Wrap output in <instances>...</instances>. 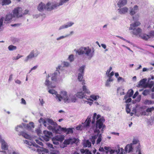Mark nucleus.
Returning a JSON list of instances; mask_svg holds the SVG:
<instances>
[{"mask_svg":"<svg viewBox=\"0 0 154 154\" xmlns=\"http://www.w3.org/2000/svg\"><path fill=\"white\" fill-rule=\"evenodd\" d=\"M74 51L79 55H85L88 57L90 59L93 56L94 52V50L93 48L91 49L89 47H81L78 50L75 49Z\"/></svg>","mask_w":154,"mask_h":154,"instance_id":"f257e3e1","label":"nucleus"},{"mask_svg":"<svg viewBox=\"0 0 154 154\" xmlns=\"http://www.w3.org/2000/svg\"><path fill=\"white\" fill-rule=\"evenodd\" d=\"M57 98H58L59 101L60 102L63 100L64 103H66L75 102L76 100L75 95L70 94L68 95L67 92L65 91H61V95H57Z\"/></svg>","mask_w":154,"mask_h":154,"instance_id":"f03ea898","label":"nucleus"},{"mask_svg":"<svg viewBox=\"0 0 154 154\" xmlns=\"http://www.w3.org/2000/svg\"><path fill=\"white\" fill-rule=\"evenodd\" d=\"M61 67L60 66H59L57 68H56L57 70L54 72L50 75L49 74H48L46 77V80L45 82V85L47 86L48 88H55V85H52V82L50 81L49 78L51 77V80L53 82H55L56 81L57 76L59 75L60 73L58 70V69H60Z\"/></svg>","mask_w":154,"mask_h":154,"instance_id":"7ed1b4c3","label":"nucleus"},{"mask_svg":"<svg viewBox=\"0 0 154 154\" xmlns=\"http://www.w3.org/2000/svg\"><path fill=\"white\" fill-rule=\"evenodd\" d=\"M105 121V120L103 119H101L98 120L96 123L95 128L94 130L95 133H97V135H95L93 136H92L91 138V141L93 144H94L95 143V140L97 138L99 134L100 133V131L99 129L102 128V133H103V129L105 126L103 125V123Z\"/></svg>","mask_w":154,"mask_h":154,"instance_id":"20e7f679","label":"nucleus"},{"mask_svg":"<svg viewBox=\"0 0 154 154\" xmlns=\"http://www.w3.org/2000/svg\"><path fill=\"white\" fill-rule=\"evenodd\" d=\"M140 24V23L139 22H136L130 25L129 29L130 30H133L132 32L134 34L138 35L141 32V29L139 28H136L135 27L139 26Z\"/></svg>","mask_w":154,"mask_h":154,"instance_id":"39448f33","label":"nucleus"},{"mask_svg":"<svg viewBox=\"0 0 154 154\" xmlns=\"http://www.w3.org/2000/svg\"><path fill=\"white\" fill-rule=\"evenodd\" d=\"M22 9L21 7H17L13 11L14 17L19 18L23 17Z\"/></svg>","mask_w":154,"mask_h":154,"instance_id":"423d86ee","label":"nucleus"},{"mask_svg":"<svg viewBox=\"0 0 154 154\" xmlns=\"http://www.w3.org/2000/svg\"><path fill=\"white\" fill-rule=\"evenodd\" d=\"M29 148L31 149L33 151H35L37 150L39 154H46L48 152V151L47 149L43 147H40L38 146V147L37 148L35 146H32L30 147H29Z\"/></svg>","mask_w":154,"mask_h":154,"instance_id":"0eeeda50","label":"nucleus"},{"mask_svg":"<svg viewBox=\"0 0 154 154\" xmlns=\"http://www.w3.org/2000/svg\"><path fill=\"white\" fill-rule=\"evenodd\" d=\"M85 66L83 65L79 68L78 70V79L79 81H82L84 74V69Z\"/></svg>","mask_w":154,"mask_h":154,"instance_id":"6e6552de","label":"nucleus"},{"mask_svg":"<svg viewBox=\"0 0 154 154\" xmlns=\"http://www.w3.org/2000/svg\"><path fill=\"white\" fill-rule=\"evenodd\" d=\"M38 54V51L34 50L32 51L24 60V61L25 62H27L29 60L33 58L36 57Z\"/></svg>","mask_w":154,"mask_h":154,"instance_id":"1a4fd4ad","label":"nucleus"},{"mask_svg":"<svg viewBox=\"0 0 154 154\" xmlns=\"http://www.w3.org/2000/svg\"><path fill=\"white\" fill-rule=\"evenodd\" d=\"M58 4L48 2L46 5V10L50 11L53 9L57 8L58 7Z\"/></svg>","mask_w":154,"mask_h":154,"instance_id":"9d476101","label":"nucleus"},{"mask_svg":"<svg viewBox=\"0 0 154 154\" xmlns=\"http://www.w3.org/2000/svg\"><path fill=\"white\" fill-rule=\"evenodd\" d=\"M78 141L77 139L75 138H70L68 139L65 140L63 143L64 145L72 144L73 143H75Z\"/></svg>","mask_w":154,"mask_h":154,"instance_id":"9b49d317","label":"nucleus"},{"mask_svg":"<svg viewBox=\"0 0 154 154\" xmlns=\"http://www.w3.org/2000/svg\"><path fill=\"white\" fill-rule=\"evenodd\" d=\"M58 127H59V129L60 130V133L62 131L66 133L67 134H72L73 133V128H62L61 126L60 125L58 126Z\"/></svg>","mask_w":154,"mask_h":154,"instance_id":"f8f14e48","label":"nucleus"},{"mask_svg":"<svg viewBox=\"0 0 154 154\" xmlns=\"http://www.w3.org/2000/svg\"><path fill=\"white\" fill-rule=\"evenodd\" d=\"M43 133L44 134V136H43V139L46 141H48L52 136V133L47 131H44Z\"/></svg>","mask_w":154,"mask_h":154,"instance_id":"ddd939ff","label":"nucleus"},{"mask_svg":"<svg viewBox=\"0 0 154 154\" xmlns=\"http://www.w3.org/2000/svg\"><path fill=\"white\" fill-rule=\"evenodd\" d=\"M52 126L50 125H47V128L49 130H52V131L54 133L56 134H60V130L59 129V127H58V128H56V127Z\"/></svg>","mask_w":154,"mask_h":154,"instance_id":"4468645a","label":"nucleus"},{"mask_svg":"<svg viewBox=\"0 0 154 154\" xmlns=\"http://www.w3.org/2000/svg\"><path fill=\"white\" fill-rule=\"evenodd\" d=\"M74 24V23L72 22H68L60 26L58 29V30H60L63 29L67 28L72 26Z\"/></svg>","mask_w":154,"mask_h":154,"instance_id":"2eb2a0df","label":"nucleus"},{"mask_svg":"<svg viewBox=\"0 0 154 154\" xmlns=\"http://www.w3.org/2000/svg\"><path fill=\"white\" fill-rule=\"evenodd\" d=\"M138 10V6L135 5L133 8H130L129 11L130 14L132 16L135 14Z\"/></svg>","mask_w":154,"mask_h":154,"instance_id":"dca6fc26","label":"nucleus"},{"mask_svg":"<svg viewBox=\"0 0 154 154\" xmlns=\"http://www.w3.org/2000/svg\"><path fill=\"white\" fill-rule=\"evenodd\" d=\"M128 11V8L126 7L118 9V14H125L127 13Z\"/></svg>","mask_w":154,"mask_h":154,"instance_id":"f3484780","label":"nucleus"},{"mask_svg":"<svg viewBox=\"0 0 154 154\" xmlns=\"http://www.w3.org/2000/svg\"><path fill=\"white\" fill-rule=\"evenodd\" d=\"M45 123L47 125H51L54 126V127H56L57 126V124L54 122L52 119L48 118L45 119Z\"/></svg>","mask_w":154,"mask_h":154,"instance_id":"a211bd4d","label":"nucleus"},{"mask_svg":"<svg viewBox=\"0 0 154 154\" xmlns=\"http://www.w3.org/2000/svg\"><path fill=\"white\" fill-rule=\"evenodd\" d=\"M91 116H88L85 122L83 124L84 128H86L89 127L90 124L91 122Z\"/></svg>","mask_w":154,"mask_h":154,"instance_id":"6ab92c4d","label":"nucleus"},{"mask_svg":"<svg viewBox=\"0 0 154 154\" xmlns=\"http://www.w3.org/2000/svg\"><path fill=\"white\" fill-rule=\"evenodd\" d=\"M1 143V148L2 149L4 150H7L8 149V146L7 143L5 141L1 139L0 140V143Z\"/></svg>","mask_w":154,"mask_h":154,"instance_id":"aec40b11","label":"nucleus"},{"mask_svg":"<svg viewBox=\"0 0 154 154\" xmlns=\"http://www.w3.org/2000/svg\"><path fill=\"white\" fill-rule=\"evenodd\" d=\"M37 9L39 11L42 12L45 10H46V5L41 2L39 4Z\"/></svg>","mask_w":154,"mask_h":154,"instance_id":"412c9836","label":"nucleus"},{"mask_svg":"<svg viewBox=\"0 0 154 154\" xmlns=\"http://www.w3.org/2000/svg\"><path fill=\"white\" fill-rule=\"evenodd\" d=\"M124 151V149L122 148L120 149V148H118V150L111 149L110 151V152L111 154L115 152H116L117 154H123Z\"/></svg>","mask_w":154,"mask_h":154,"instance_id":"4be33fe9","label":"nucleus"},{"mask_svg":"<svg viewBox=\"0 0 154 154\" xmlns=\"http://www.w3.org/2000/svg\"><path fill=\"white\" fill-rule=\"evenodd\" d=\"M18 134L19 136H22L26 139L31 140L30 136L24 131L20 132Z\"/></svg>","mask_w":154,"mask_h":154,"instance_id":"5701e85b","label":"nucleus"},{"mask_svg":"<svg viewBox=\"0 0 154 154\" xmlns=\"http://www.w3.org/2000/svg\"><path fill=\"white\" fill-rule=\"evenodd\" d=\"M127 2V0H119L117 3L118 6L119 8H121L125 5Z\"/></svg>","mask_w":154,"mask_h":154,"instance_id":"b1692460","label":"nucleus"},{"mask_svg":"<svg viewBox=\"0 0 154 154\" xmlns=\"http://www.w3.org/2000/svg\"><path fill=\"white\" fill-rule=\"evenodd\" d=\"M48 92L50 94H55L56 95L55 98L59 101V99L57 98V95H61V91L60 92V94H57V92L55 91L54 89H49L48 90Z\"/></svg>","mask_w":154,"mask_h":154,"instance_id":"393cba45","label":"nucleus"},{"mask_svg":"<svg viewBox=\"0 0 154 154\" xmlns=\"http://www.w3.org/2000/svg\"><path fill=\"white\" fill-rule=\"evenodd\" d=\"M24 142L26 144L31 146H35L37 148L38 147V146L35 143H32L28 140H24Z\"/></svg>","mask_w":154,"mask_h":154,"instance_id":"a878e982","label":"nucleus"},{"mask_svg":"<svg viewBox=\"0 0 154 154\" xmlns=\"http://www.w3.org/2000/svg\"><path fill=\"white\" fill-rule=\"evenodd\" d=\"M133 148L132 147V144H127L125 148V150L126 152L129 153L132 151Z\"/></svg>","mask_w":154,"mask_h":154,"instance_id":"bb28decb","label":"nucleus"},{"mask_svg":"<svg viewBox=\"0 0 154 154\" xmlns=\"http://www.w3.org/2000/svg\"><path fill=\"white\" fill-rule=\"evenodd\" d=\"M14 17V15H13L11 13H9L7 14L5 16V19L4 18L5 21L6 22H9L12 18Z\"/></svg>","mask_w":154,"mask_h":154,"instance_id":"cd10ccee","label":"nucleus"},{"mask_svg":"<svg viewBox=\"0 0 154 154\" xmlns=\"http://www.w3.org/2000/svg\"><path fill=\"white\" fill-rule=\"evenodd\" d=\"M146 81V79H143L140 80L138 84V85L137 86V87H140V86H142L145 88V86L146 85L145 84Z\"/></svg>","mask_w":154,"mask_h":154,"instance_id":"c85d7f7f","label":"nucleus"},{"mask_svg":"<svg viewBox=\"0 0 154 154\" xmlns=\"http://www.w3.org/2000/svg\"><path fill=\"white\" fill-rule=\"evenodd\" d=\"M75 96L76 97H77L78 98H85L86 99H87L86 97H85V95L84 93H83V91L78 92L76 94Z\"/></svg>","mask_w":154,"mask_h":154,"instance_id":"c756f323","label":"nucleus"},{"mask_svg":"<svg viewBox=\"0 0 154 154\" xmlns=\"http://www.w3.org/2000/svg\"><path fill=\"white\" fill-rule=\"evenodd\" d=\"M11 3V0H0V4L2 6L8 5Z\"/></svg>","mask_w":154,"mask_h":154,"instance_id":"7c9ffc66","label":"nucleus"},{"mask_svg":"<svg viewBox=\"0 0 154 154\" xmlns=\"http://www.w3.org/2000/svg\"><path fill=\"white\" fill-rule=\"evenodd\" d=\"M153 88L151 89V91L152 92L154 91V83L153 81H151L149 83H147L145 86V88L148 87L150 88H151L152 87Z\"/></svg>","mask_w":154,"mask_h":154,"instance_id":"2f4dec72","label":"nucleus"},{"mask_svg":"<svg viewBox=\"0 0 154 154\" xmlns=\"http://www.w3.org/2000/svg\"><path fill=\"white\" fill-rule=\"evenodd\" d=\"M140 36L142 39L145 40H147L150 38V36L149 35H148L145 34H141L140 35Z\"/></svg>","mask_w":154,"mask_h":154,"instance_id":"473e14b6","label":"nucleus"},{"mask_svg":"<svg viewBox=\"0 0 154 154\" xmlns=\"http://www.w3.org/2000/svg\"><path fill=\"white\" fill-rule=\"evenodd\" d=\"M63 140V139L62 138L58 137L57 139H53L52 141L54 144L57 145L59 144L58 141H62Z\"/></svg>","mask_w":154,"mask_h":154,"instance_id":"72a5a7b5","label":"nucleus"},{"mask_svg":"<svg viewBox=\"0 0 154 154\" xmlns=\"http://www.w3.org/2000/svg\"><path fill=\"white\" fill-rule=\"evenodd\" d=\"M113 81V79L112 78H109L106 82L105 86L106 87H110V82H112Z\"/></svg>","mask_w":154,"mask_h":154,"instance_id":"f704fd0d","label":"nucleus"},{"mask_svg":"<svg viewBox=\"0 0 154 154\" xmlns=\"http://www.w3.org/2000/svg\"><path fill=\"white\" fill-rule=\"evenodd\" d=\"M84 146L85 147H90L91 146V143L88 140L84 142Z\"/></svg>","mask_w":154,"mask_h":154,"instance_id":"c9c22d12","label":"nucleus"},{"mask_svg":"<svg viewBox=\"0 0 154 154\" xmlns=\"http://www.w3.org/2000/svg\"><path fill=\"white\" fill-rule=\"evenodd\" d=\"M144 103L146 105L152 104L154 103V102L148 100H146L144 101Z\"/></svg>","mask_w":154,"mask_h":154,"instance_id":"e433bc0d","label":"nucleus"},{"mask_svg":"<svg viewBox=\"0 0 154 154\" xmlns=\"http://www.w3.org/2000/svg\"><path fill=\"white\" fill-rule=\"evenodd\" d=\"M8 48L10 51H13L16 50L17 49V47L16 46L11 45L8 47Z\"/></svg>","mask_w":154,"mask_h":154,"instance_id":"4c0bfd02","label":"nucleus"},{"mask_svg":"<svg viewBox=\"0 0 154 154\" xmlns=\"http://www.w3.org/2000/svg\"><path fill=\"white\" fill-rule=\"evenodd\" d=\"M98 138L97 139V144H99L100 142L102 140V135L101 134H99L98 135Z\"/></svg>","mask_w":154,"mask_h":154,"instance_id":"58836bf2","label":"nucleus"},{"mask_svg":"<svg viewBox=\"0 0 154 154\" xmlns=\"http://www.w3.org/2000/svg\"><path fill=\"white\" fill-rule=\"evenodd\" d=\"M23 129V127L22 125L17 126L15 128V130L17 131H21Z\"/></svg>","mask_w":154,"mask_h":154,"instance_id":"ea45409f","label":"nucleus"},{"mask_svg":"<svg viewBox=\"0 0 154 154\" xmlns=\"http://www.w3.org/2000/svg\"><path fill=\"white\" fill-rule=\"evenodd\" d=\"M46 144L48 148H50L51 151H52L53 150H54V149H55L54 147H55V146L54 147L53 146V145L51 144L50 143H47Z\"/></svg>","mask_w":154,"mask_h":154,"instance_id":"a19ab883","label":"nucleus"},{"mask_svg":"<svg viewBox=\"0 0 154 154\" xmlns=\"http://www.w3.org/2000/svg\"><path fill=\"white\" fill-rule=\"evenodd\" d=\"M83 90L85 93L87 94L90 93V91L87 88V87L85 85H83L82 87Z\"/></svg>","mask_w":154,"mask_h":154,"instance_id":"79ce46f5","label":"nucleus"},{"mask_svg":"<svg viewBox=\"0 0 154 154\" xmlns=\"http://www.w3.org/2000/svg\"><path fill=\"white\" fill-rule=\"evenodd\" d=\"M69 36V35H65L61 36L59 37H57L56 38L57 41H59L61 39H63Z\"/></svg>","mask_w":154,"mask_h":154,"instance_id":"37998d69","label":"nucleus"},{"mask_svg":"<svg viewBox=\"0 0 154 154\" xmlns=\"http://www.w3.org/2000/svg\"><path fill=\"white\" fill-rule=\"evenodd\" d=\"M45 120L43 119L42 118H41L39 120V122L40 123H42L45 126H47V124L45 123Z\"/></svg>","mask_w":154,"mask_h":154,"instance_id":"c03bdc74","label":"nucleus"},{"mask_svg":"<svg viewBox=\"0 0 154 154\" xmlns=\"http://www.w3.org/2000/svg\"><path fill=\"white\" fill-rule=\"evenodd\" d=\"M96 116H97V113H94V115L93 116L92 120L91 122L92 124H93L94 123L96 120H97L96 119V117H97Z\"/></svg>","mask_w":154,"mask_h":154,"instance_id":"a18cd8bd","label":"nucleus"},{"mask_svg":"<svg viewBox=\"0 0 154 154\" xmlns=\"http://www.w3.org/2000/svg\"><path fill=\"white\" fill-rule=\"evenodd\" d=\"M150 92V90H144L142 93V94L144 96H146L148 94H149Z\"/></svg>","mask_w":154,"mask_h":154,"instance_id":"49530a36","label":"nucleus"},{"mask_svg":"<svg viewBox=\"0 0 154 154\" xmlns=\"http://www.w3.org/2000/svg\"><path fill=\"white\" fill-rule=\"evenodd\" d=\"M68 1L69 0H60V2L58 4V6L62 5Z\"/></svg>","mask_w":154,"mask_h":154,"instance_id":"de8ad7c7","label":"nucleus"},{"mask_svg":"<svg viewBox=\"0 0 154 154\" xmlns=\"http://www.w3.org/2000/svg\"><path fill=\"white\" fill-rule=\"evenodd\" d=\"M134 93V91L132 89L129 90L127 92V94H128L129 97H131L133 95Z\"/></svg>","mask_w":154,"mask_h":154,"instance_id":"09e8293b","label":"nucleus"},{"mask_svg":"<svg viewBox=\"0 0 154 154\" xmlns=\"http://www.w3.org/2000/svg\"><path fill=\"white\" fill-rule=\"evenodd\" d=\"M23 56L20 55L19 54H18L17 56L14 57H12V59L13 60H17L20 58L23 57Z\"/></svg>","mask_w":154,"mask_h":154,"instance_id":"8fccbe9b","label":"nucleus"},{"mask_svg":"<svg viewBox=\"0 0 154 154\" xmlns=\"http://www.w3.org/2000/svg\"><path fill=\"white\" fill-rule=\"evenodd\" d=\"M27 127L29 128H34V124L33 122H30L28 125L27 126Z\"/></svg>","mask_w":154,"mask_h":154,"instance_id":"3c124183","label":"nucleus"},{"mask_svg":"<svg viewBox=\"0 0 154 154\" xmlns=\"http://www.w3.org/2000/svg\"><path fill=\"white\" fill-rule=\"evenodd\" d=\"M4 19V17H2L0 19V31H1V27L2 26L3 23V21Z\"/></svg>","mask_w":154,"mask_h":154,"instance_id":"603ef678","label":"nucleus"},{"mask_svg":"<svg viewBox=\"0 0 154 154\" xmlns=\"http://www.w3.org/2000/svg\"><path fill=\"white\" fill-rule=\"evenodd\" d=\"M51 151L50 153L51 154H59V151L55 150V149Z\"/></svg>","mask_w":154,"mask_h":154,"instance_id":"864d4df0","label":"nucleus"},{"mask_svg":"<svg viewBox=\"0 0 154 154\" xmlns=\"http://www.w3.org/2000/svg\"><path fill=\"white\" fill-rule=\"evenodd\" d=\"M90 97L93 99L94 100H96L97 99V98H99V96L97 95H91Z\"/></svg>","mask_w":154,"mask_h":154,"instance_id":"5fc2aeb1","label":"nucleus"},{"mask_svg":"<svg viewBox=\"0 0 154 154\" xmlns=\"http://www.w3.org/2000/svg\"><path fill=\"white\" fill-rule=\"evenodd\" d=\"M68 58L70 62L73 61L74 60L73 55L72 54L70 55L69 56Z\"/></svg>","mask_w":154,"mask_h":154,"instance_id":"6e6d98bb","label":"nucleus"},{"mask_svg":"<svg viewBox=\"0 0 154 154\" xmlns=\"http://www.w3.org/2000/svg\"><path fill=\"white\" fill-rule=\"evenodd\" d=\"M23 16V15H26L29 14V11L28 10L26 9L24 10L23 12H22Z\"/></svg>","mask_w":154,"mask_h":154,"instance_id":"4d7b16f0","label":"nucleus"},{"mask_svg":"<svg viewBox=\"0 0 154 154\" xmlns=\"http://www.w3.org/2000/svg\"><path fill=\"white\" fill-rule=\"evenodd\" d=\"M154 110V107H152L151 108H148L146 109V111L147 112H150Z\"/></svg>","mask_w":154,"mask_h":154,"instance_id":"13d9d810","label":"nucleus"},{"mask_svg":"<svg viewBox=\"0 0 154 154\" xmlns=\"http://www.w3.org/2000/svg\"><path fill=\"white\" fill-rule=\"evenodd\" d=\"M126 111L128 113H129L131 111V110L129 108V106L128 104H127L126 106Z\"/></svg>","mask_w":154,"mask_h":154,"instance_id":"bf43d9fd","label":"nucleus"},{"mask_svg":"<svg viewBox=\"0 0 154 154\" xmlns=\"http://www.w3.org/2000/svg\"><path fill=\"white\" fill-rule=\"evenodd\" d=\"M63 64L64 67H68L69 65V63L67 62H64Z\"/></svg>","mask_w":154,"mask_h":154,"instance_id":"052dcab7","label":"nucleus"},{"mask_svg":"<svg viewBox=\"0 0 154 154\" xmlns=\"http://www.w3.org/2000/svg\"><path fill=\"white\" fill-rule=\"evenodd\" d=\"M149 35L150 36V38L152 36L154 37V31L152 30L150 31L149 33Z\"/></svg>","mask_w":154,"mask_h":154,"instance_id":"680f3d73","label":"nucleus"},{"mask_svg":"<svg viewBox=\"0 0 154 154\" xmlns=\"http://www.w3.org/2000/svg\"><path fill=\"white\" fill-rule=\"evenodd\" d=\"M118 82H124L125 81V80H124V79H123L121 77H119L118 78Z\"/></svg>","mask_w":154,"mask_h":154,"instance_id":"e2e57ef3","label":"nucleus"},{"mask_svg":"<svg viewBox=\"0 0 154 154\" xmlns=\"http://www.w3.org/2000/svg\"><path fill=\"white\" fill-rule=\"evenodd\" d=\"M35 141L36 143L38 144L41 146L42 145L43 143L40 140H35Z\"/></svg>","mask_w":154,"mask_h":154,"instance_id":"0e129e2a","label":"nucleus"},{"mask_svg":"<svg viewBox=\"0 0 154 154\" xmlns=\"http://www.w3.org/2000/svg\"><path fill=\"white\" fill-rule=\"evenodd\" d=\"M114 72H113L112 71V72H111V73H110V74H108L107 75V76L108 77H109V78H112V76H113L114 75Z\"/></svg>","mask_w":154,"mask_h":154,"instance_id":"69168bd1","label":"nucleus"},{"mask_svg":"<svg viewBox=\"0 0 154 154\" xmlns=\"http://www.w3.org/2000/svg\"><path fill=\"white\" fill-rule=\"evenodd\" d=\"M141 96L139 95L137 97V98L135 100V101H136L137 102H139L141 100Z\"/></svg>","mask_w":154,"mask_h":154,"instance_id":"338daca9","label":"nucleus"},{"mask_svg":"<svg viewBox=\"0 0 154 154\" xmlns=\"http://www.w3.org/2000/svg\"><path fill=\"white\" fill-rule=\"evenodd\" d=\"M9 154H19L17 152H15L14 150H12L11 152H9Z\"/></svg>","mask_w":154,"mask_h":154,"instance_id":"774afa93","label":"nucleus"}]
</instances>
